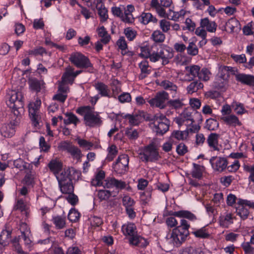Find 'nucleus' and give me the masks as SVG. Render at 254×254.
I'll return each instance as SVG.
<instances>
[{"label": "nucleus", "instance_id": "obj_1", "mask_svg": "<svg viewBox=\"0 0 254 254\" xmlns=\"http://www.w3.org/2000/svg\"><path fill=\"white\" fill-rule=\"evenodd\" d=\"M190 227V225L187 220L184 219H181L180 225L175 227L172 233L166 236L168 242L176 246L181 245L190 234L189 231Z\"/></svg>", "mask_w": 254, "mask_h": 254}, {"label": "nucleus", "instance_id": "obj_2", "mask_svg": "<svg viewBox=\"0 0 254 254\" xmlns=\"http://www.w3.org/2000/svg\"><path fill=\"white\" fill-rule=\"evenodd\" d=\"M7 105L17 118L21 117L24 113L23 96L21 92L11 90L7 94Z\"/></svg>", "mask_w": 254, "mask_h": 254}, {"label": "nucleus", "instance_id": "obj_3", "mask_svg": "<svg viewBox=\"0 0 254 254\" xmlns=\"http://www.w3.org/2000/svg\"><path fill=\"white\" fill-rule=\"evenodd\" d=\"M76 112L84 116V121L86 126L94 127L99 126L102 124L100 116L97 112L94 111V108L90 106H82L78 108Z\"/></svg>", "mask_w": 254, "mask_h": 254}, {"label": "nucleus", "instance_id": "obj_4", "mask_svg": "<svg viewBox=\"0 0 254 254\" xmlns=\"http://www.w3.org/2000/svg\"><path fill=\"white\" fill-rule=\"evenodd\" d=\"M69 60L77 68L88 69L89 72H93V66L89 58L80 53H72L70 55Z\"/></svg>", "mask_w": 254, "mask_h": 254}, {"label": "nucleus", "instance_id": "obj_5", "mask_svg": "<svg viewBox=\"0 0 254 254\" xmlns=\"http://www.w3.org/2000/svg\"><path fill=\"white\" fill-rule=\"evenodd\" d=\"M140 159L143 162H155L160 158L157 147L154 142H151L144 146L139 153Z\"/></svg>", "mask_w": 254, "mask_h": 254}, {"label": "nucleus", "instance_id": "obj_6", "mask_svg": "<svg viewBox=\"0 0 254 254\" xmlns=\"http://www.w3.org/2000/svg\"><path fill=\"white\" fill-rule=\"evenodd\" d=\"M152 121L153 129L157 134L163 135L169 130L170 121L163 114H156Z\"/></svg>", "mask_w": 254, "mask_h": 254}, {"label": "nucleus", "instance_id": "obj_7", "mask_svg": "<svg viewBox=\"0 0 254 254\" xmlns=\"http://www.w3.org/2000/svg\"><path fill=\"white\" fill-rule=\"evenodd\" d=\"M200 117V120L202 121L201 116L198 112H191L190 110L185 109L183 112L175 119V122L179 126L185 125L186 126L191 125L195 122L194 116Z\"/></svg>", "mask_w": 254, "mask_h": 254}, {"label": "nucleus", "instance_id": "obj_8", "mask_svg": "<svg viewBox=\"0 0 254 254\" xmlns=\"http://www.w3.org/2000/svg\"><path fill=\"white\" fill-rule=\"evenodd\" d=\"M41 104V101L39 98H37L35 101L31 102L28 104L29 116L32 125L35 127H37L39 125L41 119L39 114Z\"/></svg>", "mask_w": 254, "mask_h": 254}, {"label": "nucleus", "instance_id": "obj_9", "mask_svg": "<svg viewBox=\"0 0 254 254\" xmlns=\"http://www.w3.org/2000/svg\"><path fill=\"white\" fill-rule=\"evenodd\" d=\"M81 175L80 171L71 168H64L56 176L58 183L69 182L72 180H78Z\"/></svg>", "mask_w": 254, "mask_h": 254}, {"label": "nucleus", "instance_id": "obj_10", "mask_svg": "<svg viewBox=\"0 0 254 254\" xmlns=\"http://www.w3.org/2000/svg\"><path fill=\"white\" fill-rule=\"evenodd\" d=\"M169 94L165 91H162L157 92L154 98L147 100V102L151 107L163 109L166 107L165 103L169 100Z\"/></svg>", "mask_w": 254, "mask_h": 254}, {"label": "nucleus", "instance_id": "obj_11", "mask_svg": "<svg viewBox=\"0 0 254 254\" xmlns=\"http://www.w3.org/2000/svg\"><path fill=\"white\" fill-rule=\"evenodd\" d=\"M129 157L127 155L123 154L119 156L116 162L113 164L114 171L119 174H124L128 170Z\"/></svg>", "mask_w": 254, "mask_h": 254}, {"label": "nucleus", "instance_id": "obj_12", "mask_svg": "<svg viewBox=\"0 0 254 254\" xmlns=\"http://www.w3.org/2000/svg\"><path fill=\"white\" fill-rule=\"evenodd\" d=\"M212 168L216 172H222L228 165V160L226 158L212 157L209 160Z\"/></svg>", "mask_w": 254, "mask_h": 254}, {"label": "nucleus", "instance_id": "obj_13", "mask_svg": "<svg viewBox=\"0 0 254 254\" xmlns=\"http://www.w3.org/2000/svg\"><path fill=\"white\" fill-rule=\"evenodd\" d=\"M18 121L15 120L9 124L4 125L0 129L2 136L4 137H11L15 133V127L18 125Z\"/></svg>", "mask_w": 254, "mask_h": 254}, {"label": "nucleus", "instance_id": "obj_14", "mask_svg": "<svg viewBox=\"0 0 254 254\" xmlns=\"http://www.w3.org/2000/svg\"><path fill=\"white\" fill-rule=\"evenodd\" d=\"M124 118L128 120L129 124L131 126H137L143 121L144 112L138 111L132 114H127Z\"/></svg>", "mask_w": 254, "mask_h": 254}, {"label": "nucleus", "instance_id": "obj_15", "mask_svg": "<svg viewBox=\"0 0 254 254\" xmlns=\"http://www.w3.org/2000/svg\"><path fill=\"white\" fill-rule=\"evenodd\" d=\"M128 242L130 245L139 248H145L149 244L147 239L137 234L133 237H129Z\"/></svg>", "mask_w": 254, "mask_h": 254}, {"label": "nucleus", "instance_id": "obj_16", "mask_svg": "<svg viewBox=\"0 0 254 254\" xmlns=\"http://www.w3.org/2000/svg\"><path fill=\"white\" fill-rule=\"evenodd\" d=\"M160 58L162 60L163 65H166L169 63L170 60L174 56L173 49L168 46H164L160 51Z\"/></svg>", "mask_w": 254, "mask_h": 254}, {"label": "nucleus", "instance_id": "obj_17", "mask_svg": "<svg viewBox=\"0 0 254 254\" xmlns=\"http://www.w3.org/2000/svg\"><path fill=\"white\" fill-rule=\"evenodd\" d=\"M200 66L196 65L187 66L185 67V80L190 81L198 77Z\"/></svg>", "mask_w": 254, "mask_h": 254}, {"label": "nucleus", "instance_id": "obj_18", "mask_svg": "<svg viewBox=\"0 0 254 254\" xmlns=\"http://www.w3.org/2000/svg\"><path fill=\"white\" fill-rule=\"evenodd\" d=\"M138 67L140 70V73L138 75V78L140 80L147 77L152 71V67L149 65L148 62L146 60L142 61L138 64Z\"/></svg>", "mask_w": 254, "mask_h": 254}, {"label": "nucleus", "instance_id": "obj_19", "mask_svg": "<svg viewBox=\"0 0 254 254\" xmlns=\"http://www.w3.org/2000/svg\"><path fill=\"white\" fill-rule=\"evenodd\" d=\"M123 9L122 21L127 23H133L134 22V17L132 13L134 10L133 5L128 4L126 7L123 6Z\"/></svg>", "mask_w": 254, "mask_h": 254}, {"label": "nucleus", "instance_id": "obj_20", "mask_svg": "<svg viewBox=\"0 0 254 254\" xmlns=\"http://www.w3.org/2000/svg\"><path fill=\"white\" fill-rule=\"evenodd\" d=\"M93 86L101 97L109 98L113 97L109 87L104 83L98 81L95 83Z\"/></svg>", "mask_w": 254, "mask_h": 254}, {"label": "nucleus", "instance_id": "obj_21", "mask_svg": "<svg viewBox=\"0 0 254 254\" xmlns=\"http://www.w3.org/2000/svg\"><path fill=\"white\" fill-rule=\"evenodd\" d=\"M104 188H111L114 187L117 189L123 190L126 187V182L118 180L114 178H108L105 180Z\"/></svg>", "mask_w": 254, "mask_h": 254}, {"label": "nucleus", "instance_id": "obj_22", "mask_svg": "<svg viewBox=\"0 0 254 254\" xmlns=\"http://www.w3.org/2000/svg\"><path fill=\"white\" fill-rule=\"evenodd\" d=\"M236 80L242 84L254 86V76L253 75L238 73L236 75Z\"/></svg>", "mask_w": 254, "mask_h": 254}, {"label": "nucleus", "instance_id": "obj_23", "mask_svg": "<svg viewBox=\"0 0 254 254\" xmlns=\"http://www.w3.org/2000/svg\"><path fill=\"white\" fill-rule=\"evenodd\" d=\"M63 148L69 153L73 158L79 160L81 158V151L76 146L68 143H65L63 146Z\"/></svg>", "mask_w": 254, "mask_h": 254}, {"label": "nucleus", "instance_id": "obj_24", "mask_svg": "<svg viewBox=\"0 0 254 254\" xmlns=\"http://www.w3.org/2000/svg\"><path fill=\"white\" fill-rule=\"evenodd\" d=\"M200 25L201 28H204L206 31L210 33L216 32L217 25L214 21L210 20L208 18H204L200 20Z\"/></svg>", "mask_w": 254, "mask_h": 254}, {"label": "nucleus", "instance_id": "obj_25", "mask_svg": "<svg viewBox=\"0 0 254 254\" xmlns=\"http://www.w3.org/2000/svg\"><path fill=\"white\" fill-rule=\"evenodd\" d=\"M74 75V68L69 65L65 68V71L62 75V80L64 82L71 85L76 78Z\"/></svg>", "mask_w": 254, "mask_h": 254}, {"label": "nucleus", "instance_id": "obj_26", "mask_svg": "<svg viewBox=\"0 0 254 254\" xmlns=\"http://www.w3.org/2000/svg\"><path fill=\"white\" fill-rule=\"evenodd\" d=\"M122 231L125 236L133 237L137 234L135 225L133 223H127L122 227Z\"/></svg>", "mask_w": 254, "mask_h": 254}, {"label": "nucleus", "instance_id": "obj_27", "mask_svg": "<svg viewBox=\"0 0 254 254\" xmlns=\"http://www.w3.org/2000/svg\"><path fill=\"white\" fill-rule=\"evenodd\" d=\"M220 135L216 133H211L206 139L208 146L214 151H219L218 139Z\"/></svg>", "mask_w": 254, "mask_h": 254}, {"label": "nucleus", "instance_id": "obj_28", "mask_svg": "<svg viewBox=\"0 0 254 254\" xmlns=\"http://www.w3.org/2000/svg\"><path fill=\"white\" fill-rule=\"evenodd\" d=\"M105 173L103 170L98 171L95 174V177L91 181V184L93 186H103L105 185Z\"/></svg>", "mask_w": 254, "mask_h": 254}, {"label": "nucleus", "instance_id": "obj_29", "mask_svg": "<svg viewBox=\"0 0 254 254\" xmlns=\"http://www.w3.org/2000/svg\"><path fill=\"white\" fill-rule=\"evenodd\" d=\"M233 219L231 213L226 212L219 216V223L221 226L228 228L233 223Z\"/></svg>", "mask_w": 254, "mask_h": 254}, {"label": "nucleus", "instance_id": "obj_30", "mask_svg": "<svg viewBox=\"0 0 254 254\" xmlns=\"http://www.w3.org/2000/svg\"><path fill=\"white\" fill-rule=\"evenodd\" d=\"M221 120L223 121L226 125L230 126H240L242 125L238 118L233 114H231L228 116H222L221 117Z\"/></svg>", "mask_w": 254, "mask_h": 254}, {"label": "nucleus", "instance_id": "obj_31", "mask_svg": "<svg viewBox=\"0 0 254 254\" xmlns=\"http://www.w3.org/2000/svg\"><path fill=\"white\" fill-rule=\"evenodd\" d=\"M160 86L165 90L170 91L171 93L173 94L174 95L172 96L173 98L176 97L178 87L174 83L168 80H164L161 81Z\"/></svg>", "mask_w": 254, "mask_h": 254}, {"label": "nucleus", "instance_id": "obj_32", "mask_svg": "<svg viewBox=\"0 0 254 254\" xmlns=\"http://www.w3.org/2000/svg\"><path fill=\"white\" fill-rule=\"evenodd\" d=\"M172 215L175 217L188 219L191 221H194L197 219L195 215L188 210L175 211L173 213Z\"/></svg>", "mask_w": 254, "mask_h": 254}, {"label": "nucleus", "instance_id": "obj_33", "mask_svg": "<svg viewBox=\"0 0 254 254\" xmlns=\"http://www.w3.org/2000/svg\"><path fill=\"white\" fill-rule=\"evenodd\" d=\"M52 221L57 229H63L66 226V217L64 215L53 216Z\"/></svg>", "mask_w": 254, "mask_h": 254}, {"label": "nucleus", "instance_id": "obj_34", "mask_svg": "<svg viewBox=\"0 0 254 254\" xmlns=\"http://www.w3.org/2000/svg\"><path fill=\"white\" fill-rule=\"evenodd\" d=\"M48 167L50 171L55 176L64 170L63 169V164L61 162L56 160L51 161L48 164Z\"/></svg>", "mask_w": 254, "mask_h": 254}, {"label": "nucleus", "instance_id": "obj_35", "mask_svg": "<svg viewBox=\"0 0 254 254\" xmlns=\"http://www.w3.org/2000/svg\"><path fill=\"white\" fill-rule=\"evenodd\" d=\"M188 136V130H174L172 132L170 138V139L172 140L176 139L178 141H183L187 139Z\"/></svg>", "mask_w": 254, "mask_h": 254}, {"label": "nucleus", "instance_id": "obj_36", "mask_svg": "<svg viewBox=\"0 0 254 254\" xmlns=\"http://www.w3.org/2000/svg\"><path fill=\"white\" fill-rule=\"evenodd\" d=\"M64 115L65 119L64 120V123L65 125L73 124L76 127L77 124L80 123V120L77 117L71 112H67Z\"/></svg>", "mask_w": 254, "mask_h": 254}, {"label": "nucleus", "instance_id": "obj_37", "mask_svg": "<svg viewBox=\"0 0 254 254\" xmlns=\"http://www.w3.org/2000/svg\"><path fill=\"white\" fill-rule=\"evenodd\" d=\"M96 8L98 14L100 18V21L105 22L108 18V10L103 5L102 2L97 3Z\"/></svg>", "mask_w": 254, "mask_h": 254}, {"label": "nucleus", "instance_id": "obj_38", "mask_svg": "<svg viewBox=\"0 0 254 254\" xmlns=\"http://www.w3.org/2000/svg\"><path fill=\"white\" fill-rule=\"evenodd\" d=\"M98 36L101 38V40L102 43L107 44L110 41L111 37L108 34L105 28L102 26L97 29Z\"/></svg>", "mask_w": 254, "mask_h": 254}, {"label": "nucleus", "instance_id": "obj_39", "mask_svg": "<svg viewBox=\"0 0 254 254\" xmlns=\"http://www.w3.org/2000/svg\"><path fill=\"white\" fill-rule=\"evenodd\" d=\"M29 83L31 90L37 93L41 91L44 84L43 80H39L36 78L30 79Z\"/></svg>", "mask_w": 254, "mask_h": 254}, {"label": "nucleus", "instance_id": "obj_40", "mask_svg": "<svg viewBox=\"0 0 254 254\" xmlns=\"http://www.w3.org/2000/svg\"><path fill=\"white\" fill-rule=\"evenodd\" d=\"M61 191L64 194L73 192L74 187L71 181L59 183Z\"/></svg>", "mask_w": 254, "mask_h": 254}, {"label": "nucleus", "instance_id": "obj_41", "mask_svg": "<svg viewBox=\"0 0 254 254\" xmlns=\"http://www.w3.org/2000/svg\"><path fill=\"white\" fill-rule=\"evenodd\" d=\"M228 81L216 76L213 82V86L215 89L224 91L228 86Z\"/></svg>", "mask_w": 254, "mask_h": 254}, {"label": "nucleus", "instance_id": "obj_42", "mask_svg": "<svg viewBox=\"0 0 254 254\" xmlns=\"http://www.w3.org/2000/svg\"><path fill=\"white\" fill-rule=\"evenodd\" d=\"M150 6L156 10L160 16L166 18L167 15L165 10L162 7L160 2H159L158 0H152L150 2Z\"/></svg>", "mask_w": 254, "mask_h": 254}, {"label": "nucleus", "instance_id": "obj_43", "mask_svg": "<svg viewBox=\"0 0 254 254\" xmlns=\"http://www.w3.org/2000/svg\"><path fill=\"white\" fill-rule=\"evenodd\" d=\"M203 84L199 81H193L191 82L187 87V91L188 94H192L196 92L198 90L202 89Z\"/></svg>", "mask_w": 254, "mask_h": 254}, {"label": "nucleus", "instance_id": "obj_44", "mask_svg": "<svg viewBox=\"0 0 254 254\" xmlns=\"http://www.w3.org/2000/svg\"><path fill=\"white\" fill-rule=\"evenodd\" d=\"M239 25V21L235 18H231L226 23L225 30L229 33H232Z\"/></svg>", "mask_w": 254, "mask_h": 254}, {"label": "nucleus", "instance_id": "obj_45", "mask_svg": "<svg viewBox=\"0 0 254 254\" xmlns=\"http://www.w3.org/2000/svg\"><path fill=\"white\" fill-rule=\"evenodd\" d=\"M183 99H171L167 102L168 106L172 109L179 110L185 105Z\"/></svg>", "mask_w": 254, "mask_h": 254}, {"label": "nucleus", "instance_id": "obj_46", "mask_svg": "<svg viewBox=\"0 0 254 254\" xmlns=\"http://www.w3.org/2000/svg\"><path fill=\"white\" fill-rule=\"evenodd\" d=\"M139 21L143 24H147L150 22H156L157 19L150 13H142L139 17Z\"/></svg>", "mask_w": 254, "mask_h": 254}, {"label": "nucleus", "instance_id": "obj_47", "mask_svg": "<svg viewBox=\"0 0 254 254\" xmlns=\"http://www.w3.org/2000/svg\"><path fill=\"white\" fill-rule=\"evenodd\" d=\"M123 33L128 41H133L137 35V31L130 27L125 28Z\"/></svg>", "mask_w": 254, "mask_h": 254}, {"label": "nucleus", "instance_id": "obj_48", "mask_svg": "<svg viewBox=\"0 0 254 254\" xmlns=\"http://www.w3.org/2000/svg\"><path fill=\"white\" fill-rule=\"evenodd\" d=\"M108 154L106 158V160L108 162L113 161L118 154V150L115 145H111L108 149Z\"/></svg>", "mask_w": 254, "mask_h": 254}, {"label": "nucleus", "instance_id": "obj_49", "mask_svg": "<svg viewBox=\"0 0 254 254\" xmlns=\"http://www.w3.org/2000/svg\"><path fill=\"white\" fill-rule=\"evenodd\" d=\"M193 169L191 171V176L193 178L200 179L202 177L204 167L200 165L193 164Z\"/></svg>", "mask_w": 254, "mask_h": 254}, {"label": "nucleus", "instance_id": "obj_50", "mask_svg": "<svg viewBox=\"0 0 254 254\" xmlns=\"http://www.w3.org/2000/svg\"><path fill=\"white\" fill-rule=\"evenodd\" d=\"M15 210H19L22 213H24L27 215V206L24 202V201L22 198L18 199L17 201L14 205V207Z\"/></svg>", "mask_w": 254, "mask_h": 254}, {"label": "nucleus", "instance_id": "obj_51", "mask_svg": "<svg viewBox=\"0 0 254 254\" xmlns=\"http://www.w3.org/2000/svg\"><path fill=\"white\" fill-rule=\"evenodd\" d=\"M238 204L239 206L237 208V214L239 215L242 219L245 220L248 218L249 211L244 204Z\"/></svg>", "mask_w": 254, "mask_h": 254}, {"label": "nucleus", "instance_id": "obj_52", "mask_svg": "<svg viewBox=\"0 0 254 254\" xmlns=\"http://www.w3.org/2000/svg\"><path fill=\"white\" fill-rule=\"evenodd\" d=\"M151 38L156 43H162L165 40V36L160 30H155L152 34Z\"/></svg>", "mask_w": 254, "mask_h": 254}, {"label": "nucleus", "instance_id": "obj_53", "mask_svg": "<svg viewBox=\"0 0 254 254\" xmlns=\"http://www.w3.org/2000/svg\"><path fill=\"white\" fill-rule=\"evenodd\" d=\"M187 54L191 56H196L198 53V49L195 43L189 42V45L187 47Z\"/></svg>", "mask_w": 254, "mask_h": 254}, {"label": "nucleus", "instance_id": "obj_54", "mask_svg": "<svg viewBox=\"0 0 254 254\" xmlns=\"http://www.w3.org/2000/svg\"><path fill=\"white\" fill-rule=\"evenodd\" d=\"M76 141L79 146L85 150H90L93 146V143L85 139L77 137Z\"/></svg>", "mask_w": 254, "mask_h": 254}, {"label": "nucleus", "instance_id": "obj_55", "mask_svg": "<svg viewBox=\"0 0 254 254\" xmlns=\"http://www.w3.org/2000/svg\"><path fill=\"white\" fill-rule=\"evenodd\" d=\"M231 106L237 115H243L247 112L245 109L244 105L242 103L234 102L232 103Z\"/></svg>", "mask_w": 254, "mask_h": 254}, {"label": "nucleus", "instance_id": "obj_56", "mask_svg": "<svg viewBox=\"0 0 254 254\" xmlns=\"http://www.w3.org/2000/svg\"><path fill=\"white\" fill-rule=\"evenodd\" d=\"M11 235V232L7 230H3L0 235V244L6 246L8 243V241Z\"/></svg>", "mask_w": 254, "mask_h": 254}, {"label": "nucleus", "instance_id": "obj_57", "mask_svg": "<svg viewBox=\"0 0 254 254\" xmlns=\"http://www.w3.org/2000/svg\"><path fill=\"white\" fill-rule=\"evenodd\" d=\"M14 166L20 171L27 169L29 164L21 158L16 159L13 162Z\"/></svg>", "mask_w": 254, "mask_h": 254}, {"label": "nucleus", "instance_id": "obj_58", "mask_svg": "<svg viewBox=\"0 0 254 254\" xmlns=\"http://www.w3.org/2000/svg\"><path fill=\"white\" fill-rule=\"evenodd\" d=\"M196 238L205 239L209 237L210 235L204 228L195 230L191 232Z\"/></svg>", "mask_w": 254, "mask_h": 254}, {"label": "nucleus", "instance_id": "obj_59", "mask_svg": "<svg viewBox=\"0 0 254 254\" xmlns=\"http://www.w3.org/2000/svg\"><path fill=\"white\" fill-rule=\"evenodd\" d=\"M211 75L209 70L206 68H202L201 70H199L198 78L200 80L206 81L210 79Z\"/></svg>", "mask_w": 254, "mask_h": 254}, {"label": "nucleus", "instance_id": "obj_60", "mask_svg": "<svg viewBox=\"0 0 254 254\" xmlns=\"http://www.w3.org/2000/svg\"><path fill=\"white\" fill-rule=\"evenodd\" d=\"M151 197V191L150 190L140 193V200L143 204H146L150 201Z\"/></svg>", "mask_w": 254, "mask_h": 254}, {"label": "nucleus", "instance_id": "obj_61", "mask_svg": "<svg viewBox=\"0 0 254 254\" xmlns=\"http://www.w3.org/2000/svg\"><path fill=\"white\" fill-rule=\"evenodd\" d=\"M206 127L209 130H215L219 127V123L217 120L209 119L206 121Z\"/></svg>", "mask_w": 254, "mask_h": 254}, {"label": "nucleus", "instance_id": "obj_62", "mask_svg": "<svg viewBox=\"0 0 254 254\" xmlns=\"http://www.w3.org/2000/svg\"><path fill=\"white\" fill-rule=\"evenodd\" d=\"M97 196L101 201L106 200L111 196V192L108 190H101L98 191Z\"/></svg>", "mask_w": 254, "mask_h": 254}, {"label": "nucleus", "instance_id": "obj_63", "mask_svg": "<svg viewBox=\"0 0 254 254\" xmlns=\"http://www.w3.org/2000/svg\"><path fill=\"white\" fill-rule=\"evenodd\" d=\"M80 217V213L75 209H71L68 214V219L71 222L77 221Z\"/></svg>", "mask_w": 254, "mask_h": 254}, {"label": "nucleus", "instance_id": "obj_64", "mask_svg": "<svg viewBox=\"0 0 254 254\" xmlns=\"http://www.w3.org/2000/svg\"><path fill=\"white\" fill-rule=\"evenodd\" d=\"M245 171L249 173L248 177L250 182H254V164L252 165H247L244 166Z\"/></svg>", "mask_w": 254, "mask_h": 254}]
</instances>
